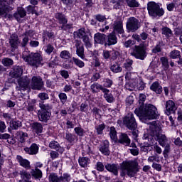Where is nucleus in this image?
Here are the masks:
<instances>
[{"label":"nucleus","mask_w":182,"mask_h":182,"mask_svg":"<svg viewBox=\"0 0 182 182\" xmlns=\"http://www.w3.org/2000/svg\"><path fill=\"white\" fill-rule=\"evenodd\" d=\"M38 97L42 102H45V100H49V95L46 92H41L38 95Z\"/></svg>","instance_id":"e2e57ef3"},{"label":"nucleus","mask_w":182,"mask_h":182,"mask_svg":"<svg viewBox=\"0 0 182 182\" xmlns=\"http://www.w3.org/2000/svg\"><path fill=\"white\" fill-rule=\"evenodd\" d=\"M152 139L156 140L159 144L162 147L168 144V139L166 135L161 134V127L157 125H152L151 127V134Z\"/></svg>","instance_id":"39448f33"},{"label":"nucleus","mask_w":182,"mask_h":182,"mask_svg":"<svg viewBox=\"0 0 182 182\" xmlns=\"http://www.w3.org/2000/svg\"><path fill=\"white\" fill-rule=\"evenodd\" d=\"M118 143L124 144V146H130L131 140L129 138V135L124 133H121L117 140Z\"/></svg>","instance_id":"aec40b11"},{"label":"nucleus","mask_w":182,"mask_h":182,"mask_svg":"<svg viewBox=\"0 0 182 182\" xmlns=\"http://www.w3.org/2000/svg\"><path fill=\"white\" fill-rule=\"evenodd\" d=\"M50 149H53L54 150H56L58 151V153H63L65 151V149L63 147L60 146V144H58L56 141H52L49 144Z\"/></svg>","instance_id":"c85d7f7f"},{"label":"nucleus","mask_w":182,"mask_h":182,"mask_svg":"<svg viewBox=\"0 0 182 182\" xmlns=\"http://www.w3.org/2000/svg\"><path fill=\"white\" fill-rule=\"evenodd\" d=\"M33 31L29 30L23 33L22 41L21 43V40L19 37L16 34H12L9 38V43L10 46L11 52H15L16 49H18V46L21 45V48H26V46L29 43V38H33Z\"/></svg>","instance_id":"f257e3e1"},{"label":"nucleus","mask_w":182,"mask_h":182,"mask_svg":"<svg viewBox=\"0 0 182 182\" xmlns=\"http://www.w3.org/2000/svg\"><path fill=\"white\" fill-rule=\"evenodd\" d=\"M75 48H76V53L80 59L85 60L86 56L85 55V47L83 44L80 41H77L75 43Z\"/></svg>","instance_id":"dca6fc26"},{"label":"nucleus","mask_w":182,"mask_h":182,"mask_svg":"<svg viewBox=\"0 0 182 182\" xmlns=\"http://www.w3.org/2000/svg\"><path fill=\"white\" fill-rule=\"evenodd\" d=\"M73 61L77 66L78 68H85V63L80 60L79 58H76L75 57H73Z\"/></svg>","instance_id":"5fc2aeb1"},{"label":"nucleus","mask_w":182,"mask_h":182,"mask_svg":"<svg viewBox=\"0 0 182 182\" xmlns=\"http://www.w3.org/2000/svg\"><path fill=\"white\" fill-rule=\"evenodd\" d=\"M123 123L129 130H135L137 129V122H136V118H134V114L129 112L123 118Z\"/></svg>","instance_id":"6e6552de"},{"label":"nucleus","mask_w":182,"mask_h":182,"mask_svg":"<svg viewBox=\"0 0 182 182\" xmlns=\"http://www.w3.org/2000/svg\"><path fill=\"white\" fill-rule=\"evenodd\" d=\"M20 176L23 180H29L31 178V173L26 171H20Z\"/></svg>","instance_id":"680f3d73"},{"label":"nucleus","mask_w":182,"mask_h":182,"mask_svg":"<svg viewBox=\"0 0 182 182\" xmlns=\"http://www.w3.org/2000/svg\"><path fill=\"white\" fill-rule=\"evenodd\" d=\"M132 65H133V60L127 59L124 63V68H125L128 72H132V70H133V67H132Z\"/></svg>","instance_id":"a18cd8bd"},{"label":"nucleus","mask_w":182,"mask_h":182,"mask_svg":"<svg viewBox=\"0 0 182 182\" xmlns=\"http://www.w3.org/2000/svg\"><path fill=\"white\" fill-rule=\"evenodd\" d=\"M61 181L70 182L72 180L69 173H63L62 176H60Z\"/></svg>","instance_id":"69168bd1"},{"label":"nucleus","mask_w":182,"mask_h":182,"mask_svg":"<svg viewBox=\"0 0 182 182\" xmlns=\"http://www.w3.org/2000/svg\"><path fill=\"white\" fill-rule=\"evenodd\" d=\"M39 107L41 109V112H50L52 107L49 104H45L42 102L39 104Z\"/></svg>","instance_id":"49530a36"},{"label":"nucleus","mask_w":182,"mask_h":182,"mask_svg":"<svg viewBox=\"0 0 182 182\" xmlns=\"http://www.w3.org/2000/svg\"><path fill=\"white\" fill-rule=\"evenodd\" d=\"M17 83L18 86L16 87V90H26V89H28L29 86H31V79L27 76L20 77L17 80Z\"/></svg>","instance_id":"9b49d317"},{"label":"nucleus","mask_w":182,"mask_h":182,"mask_svg":"<svg viewBox=\"0 0 182 182\" xmlns=\"http://www.w3.org/2000/svg\"><path fill=\"white\" fill-rule=\"evenodd\" d=\"M30 126L31 132L36 133V134H41L43 132V126L41 122H33Z\"/></svg>","instance_id":"6ab92c4d"},{"label":"nucleus","mask_w":182,"mask_h":182,"mask_svg":"<svg viewBox=\"0 0 182 182\" xmlns=\"http://www.w3.org/2000/svg\"><path fill=\"white\" fill-rule=\"evenodd\" d=\"M19 137L18 140L20 143H23L26 140V138H28V133L23 132H18Z\"/></svg>","instance_id":"4d7b16f0"},{"label":"nucleus","mask_w":182,"mask_h":182,"mask_svg":"<svg viewBox=\"0 0 182 182\" xmlns=\"http://www.w3.org/2000/svg\"><path fill=\"white\" fill-rule=\"evenodd\" d=\"M105 168L108 171L113 173L114 176H117V174H119V166H117V165L107 164V165H105Z\"/></svg>","instance_id":"2f4dec72"},{"label":"nucleus","mask_w":182,"mask_h":182,"mask_svg":"<svg viewBox=\"0 0 182 182\" xmlns=\"http://www.w3.org/2000/svg\"><path fill=\"white\" fill-rule=\"evenodd\" d=\"M94 41L95 43H100V45H105L106 42V35L100 33H97L94 36Z\"/></svg>","instance_id":"393cba45"},{"label":"nucleus","mask_w":182,"mask_h":182,"mask_svg":"<svg viewBox=\"0 0 182 182\" xmlns=\"http://www.w3.org/2000/svg\"><path fill=\"white\" fill-rule=\"evenodd\" d=\"M16 160L19 162V164L20 166H21V167H23L27 170H29V168H31V162H29L28 159H24L23 158H22V156L18 155L16 156Z\"/></svg>","instance_id":"bb28decb"},{"label":"nucleus","mask_w":182,"mask_h":182,"mask_svg":"<svg viewBox=\"0 0 182 182\" xmlns=\"http://www.w3.org/2000/svg\"><path fill=\"white\" fill-rule=\"evenodd\" d=\"M54 50L55 47H53V46H52L51 44H48L45 47V52L47 55H50V53H52V52H53Z\"/></svg>","instance_id":"0e129e2a"},{"label":"nucleus","mask_w":182,"mask_h":182,"mask_svg":"<svg viewBox=\"0 0 182 182\" xmlns=\"http://www.w3.org/2000/svg\"><path fill=\"white\" fill-rule=\"evenodd\" d=\"M12 77L18 79L23 75V69L21 66H14L13 70L11 72Z\"/></svg>","instance_id":"412c9836"},{"label":"nucleus","mask_w":182,"mask_h":182,"mask_svg":"<svg viewBox=\"0 0 182 182\" xmlns=\"http://www.w3.org/2000/svg\"><path fill=\"white\" fill-rule=\"evenodd\" d=\"M10 124L14 130H18V127H22V122L21 121H11Z\"/></svg>","instance_id":"6e6d98bb"},{"label":"nucleus","mask_w":182,"mask_h":182,"mask_svg":"<svg viewBox=\"0 0 182 182\" xmlns=\"http://www.w3.org/2000/svg\"><path fill=\"white\" fill-rule=\"evenodd\" d=\"M104 98L108 103H113L114 102V97L113 94H110V90L107 89V92H103Z\"/></svg>","instance_id":"f704fd0d"},{"label":"nucleus","mask_w":182,"mask_h":182,"mask_svg":"<svg viewBox=\"0 0 182 182\" xmlns=\"http://www.w3.org/2000/svg\"><path fill=\"white\" fill-rule=\"evenodd\" d=\"M26 16V10L23 8H18L17 11L14 14V17L18 22H21V18Z\"/></svg>","instance_id":"b1692460"},{"label":"nucleus","mask_w":182,"mask_h":182,"mask_svg":"<svg viewBox=\"0 0 182 182\" xmlns=\"http://www.w3.org/2000/svg\"><path fill=\"white\" fill-rule=\"evenodd\" d=\"M109 136L113 141L117 142V132H116V128H114V127H110Z\"/></svg>","instance_id":"ea45409f"},{"label":"nucleus","mask_w":182,"mask_h":182,"mask_svg":"<svg viewBox=\"0 0 182 182\" xmlns=\"http://www.w3.org/2000/svg\"><path fill=\"white\" fill-rule=\"evenodd\" d=\"M152 147H153L154 151H155V153H157V154H161V153H163V150L161 149V147H160L159 144H157V142H156V141H154V143L153 144Z\"/></svg>","instance_id":"13d9d810"},{"label":"nucleus","mask_w":182,"mask_h":182,"mask_svg":"<svg viewBox=\"0 0 182 182\" xmlns=\"http://www.w3.org/2000/svg\"><path fill=\"white\" fill-rule=\"evenodd\" d=\"M147 11L151 18H161L164 15V9L160 6L159 3L149 1L147 4Z\"/></svg>","instance_id":"423d86ee"},{"label":"nucleus","mask_w":182,"mask_h":182,"mask_svg":"<svg viewBox=\"0 0 182 182\" xmlns=\"http://www.w3.org/2000/svg\"><path fill=\"white\" fill-rule=\"evenodd\" d=\"M24 151H26L27 154L34 156L39 153V146H38V144L33 143L31 145L30 147L24 148Z\"/></svg>","instance_id":"a211bd4d"},{"label":"nucleus","mask_w":182,"mask_h":182,"mask_svg":"<svg viewBox=\"0 0 182 182\" xmlns=\"http://www.w3.org/2000/svg\"><path fill=\"white\" fill-rule=\"evenodd\" d=\"M151 90H153V92H156L158 95H160L161 92H163V87L161 85H160V83L159 82H154L152 83V85L150 87Z\"/></svg>","instance_id":"72a5a7b5"},{"label":"nucleus","mask_w":182,"mask_h":182,"mask_svg":"<svg viewBox=\"0 0 182 182\" xmlns=\"http://www.w3.org/2000/svg\"><path fill=\"white\" fill-rule=\"evenodd\" d=\"M132 75L133 74H132V73H127L125 75V79L127 80H130V82H134V83L132 84V87H136L137 86V80L134 79Z\"/></svg>","instance_id":"a19ab883"},{"label":"nucleus","mask_w":182,"mask_h":182,"mask_svg":"<svg viewBox=\"0 0 182 182\" xmlns=\"http://www.w3.org/2000/svg\"><path fill=\"white\" fill-rule=\"evenodd\" d=\"M74 36H77V38H80L81 39H82L85 36H87V35H86V29L85 28H82L77 31L74 32Z\"/></svg>","instance_id":"58836bf2"},{"label":"nucleus","mask_w":182,"mask_h":182,"mask_svg":"<svg viewBox=\"0 0 182 182\" xmlns=\"http://www.w3.org/2000/svg\"><path fill=\"white\" fill-rule=\"evenodd\" d=\"M127 4L129 8H139L140 5L136 0H127Z\"/></svg>","instance_id":"864d4df0"},{"label":"nucleus","mask_w":182,"mask_h":182,"mask_svg":"<svg viewBox=\"0 0 182 182\" xmlns=\"http://www.w3.org/2000/svg\"><path fill=\"white\" fill-rule=\"evenodd\" d=\"M78 162L81 167H87L90 164V159L87 157H80Z\"/></svg>","instance_id":"c9c22d12"},{"label":"nucleus","mask_w":182,"mask_h":182,"mask_svg":"<svg viewBox=\"0 0 182 182\" xmlns=\"http://www.w3.org/2000/svg\"><path fill=\"white\" fill-rule=\"evenodd\" d=\"M61 29L63 31H69L70 29H73V23H64L61 26Z\"/></svg>","instance_id":"338daca9"},{"label":"nucleus","mask_w":182,"mask_h":182,"mask_svg":"<svg viewBox=\"0 0 182 182\" xmlns=\"http://www.w3.org/2000/svg\"><path fill=\"white\" fill-rule=\"evenodd\" d=\"M64 139H65L68 143H75V141L76 140V135L67 131Z\"/></svg>","instance_id":"e433bc0d"},{"label":"nucleus","mask_w":182,"mask_h":182,"mask_svg":"<svg viewBox=\"0 0 182 182\" xmlns=\"http://www.w3.org/2000/svg\"><path fill=\"white\" fill-rule=\"evenodd\" d=\"M31 174L34 178H42V171L39 168H35V169H32L31 171Z\"/></svg>","instance_id":"4c0bfd02"},{"label":"nucleus","mask_w":182,"mask_h":182,"mask_svg":"<svg viewBox=\"0 0 182 182\" xmlns=\"http://www.w3.org/2000/svg\"><path fill=\"white\" fill-rule=\"evenodd\" d=\"M104 59H109L110 60H116L120 56V52L116 50H105L102 52Z\"/></svg>","instance_id":"ddd939ff"},{"label":"nucleus","mask_w":182,"mask_h":182,"mask_svg":"<svg viewBox=\"0 0 182 182\" xmlns=\"http://www.w3.org/2000/svg\"><path fill=\"white\" fill-rule=\"evenodd\" d=\"M50 182H60V176L58 177L57 173H52L49 175Z\"/></svg>","instance_id":"3c124183"},{"label":"nucleus","mask_w":182,"mask_h":182,"mask_svg":"<svg viewBox=\"0 0 182 182\" xmlns=\"http://www.w3.org/2000/svg\"><path fill=\"white\" fill-rule=\"evenodd\" d=\"M90 89L93 93H99L100 90L102 91V93L103 92H108L107 88H105V87H103V85L97 82H95L92 85H91Z\"/></svg>","instance_id":"4be33fe9"},{"label":"nucleus","mask_w":182,"mask_h":182,"mask_svg":"<svg viewBox=\"0 0 182 182\" xmlns=\"http://www.w3.org/2000/svg\"><path fill=\"white\" fill-rule=\"evenodd\" d=\"M13 9L11 6L3 4V1L0 0V16H8V14Z\"/></svg>","instance_id":"f3484780"},{"label":"nucleus","mask_w":182,"mask_h":182,"mask_svg":"<svg viewBox=\"0 0 182 182\" xmlns=\"http://www.w3.org/2000/svg\"><path fill=\"white\" fill-rule=\"evenodd\" d=\"M134 113L141 120H154V119H157V108L151 104H146L144 106L141 105L135 109Z\"/></svg>","instance_id":"f03ea898"},{"label":"nucleus","mask_w":182,"mask_h":182,"mask_svg":"<svg viewBox=\"0 0 182 182\" xmlns=\"http://www.w3.org/2000/svg\"><path fill=\"white\" fill-rule=\"evenodd\" d=\"M169 58L171 59H178L181 58V53L178 50H173L170 52Z\"/></svg>","instance_id":"79ce46f5"},{"label":"nucleus","mask_w":182,"mask_h":182,"mask_svg":"<svg viewBox=\"0 0 182 182\" xmlns=\"http://www.w3.org/2000/svg\"><path fill=\"white\" fill-rule=\"evenodd\" d=\"M50 116H52V113L50 111H38V117L40 122H43L44 123H47L48 120L50 119Z\"/></svg>","instance_id":"2eb2a0df"},{"label":"nucleus","mask_w":182,"mask_h":182,"mask_svg":"<svg viewBox=\"0 0 182 182\" xmlns=\"http://www.w3.org/2000/svg\"><path fill=\"white\" fill-rule=\"evenodd\" d=\"M143 139L146 140L144 146H141V151H144V153H149V149L153 146L154 143V139L153 136H149V134H144L143 136Z\"/></svg>","instance_id":"f8f14e48"},{"label":"nucleus","mask_w":182,"mask_h":182,"mask_svg":"<svg viewBox=\"0 0 182 182\" xmlns=\"http://www.w3.org/2000/svg\"><path fill=\"white\" fill-rule=\"evenodd\" d=\"M162 35H165L166 38H171L173 36V31L168 27H164L161 29Z\"/></svg>","instance_id":"c03bdc74"},{"label":"nucleus","mask_w":182,"mask_h":182,"mask_svg":"<svg viewBox=\"0 0 182 182\" xmlns=\"http://www.w3.org/2000/svg\"><path fill=\"white\" fill-rule=\"evenodd\" d=\"M63 68L64 69H72L73 68V61L68 60L63 63Z\"/></svg>","instance_id":"052dcab7"},{"label":"nucleus","mask_w":182,"mask_h":182,"mask_svg":"<svg viewBox=\"0 0 182 182\" xmlns=\"http://www.w3.org/2000/svg\"><path fill=\"white\" fill-rule=\"evenodd\" d=\"M109 69L114 73H120V72L123 70V68H122V66H120V64L117 62L112 63L109 66Z\"/></svg>","instance_id":"473e14b6"},{"label":"nucleus","mask_w":182,"mask_h":182,"mask_svg":"<svg viewBox=\"0 0 182 182\" xmlns=\"http://www.w3.org/2000/svg\"><path fill=\"white\" fill-rule=\"evenodd\" d=\"M126 26L128 32H136L140 28V22L137 18L130 17L127 19Z\"/></svg>","instance_id":"1a4fd4ad"},{"label":"nucleus","mask_w":182,"mask_h":182,"mask_svg":"<svg viewBox=\"0 0 182 182\" xmlns=\"http://www.w3.org/2000/svg\"><path fill=\"white\" fill-rule=\"evenodd\" d=\"M160 60L164 70H167V69L170 68V65H168V59L166 57H161Z\"/></svg>","instance_id":"09e8293b"},{"label":"nucleus","mask_w":182,"mask_h":182,"mask_svg":"<svg viewBox=\"0 0 182 182\" xmlns=\"http://www.w3.org/2000/svg\"><path fill=\"white\" fill-rule=\"evenodd\" d=\"M30 87L33 90H42L43 87V80L39 76H33L31 81H30Z\"/></svg>","instance_id":"9d476101"},{"label":"nucleus","mask_w":182,"mask_h":182,"mask_svg":"<svg viewBox=\"0 0 182 182\" xmlns=\"http://www.w3.org/2000/svg\"><path fill=\"white\" fill-rule=\"evenodd\" d=\"M149 38V34L145 32L141 33L140 35L134 33L132 35V38L135 39L137 42H141V41H146Z\"/></svg>","instance_id":"7c9ffc66"},{"label":"nucleus","mask_w":182,"mask_h":182,"mask_svg":"<svg viewBox=\"0 0 182 182\" xmlns=\"http://www.w3.org/2000/svg\"><path fill=\"white\" fill-rule=\"evenodd\" d=\"M74 132L77 136L80 137H83L85 135V129L80 127H77L74 129Z\"/></svg>","instance_id":"603ef678"},{"label":"nucleus","mask_w":182,"mask_h":182,"mask_svg":"<svg viewBox=\"0 0 182 182\" xmlns=\"http://www.w3.org/2000/svg\"><path fill=\"white\" fill-rule=\"evenodd\" d=\"M100 151L105 156H109L110 151L109 150V141H104L103 143L100 146Z\"/></svg>","instance_id":"a878e982"},{"label":"nucleus","mask_w":182,"mask_h":182,"mask_svg":"<svg viewBox=\"0 0 182 182\" xmlns=\"http://www.w3.org/2000/svg\"><path fill=\"white\" fill-rule=\"evenodd\" d=\"M22 58L28 63V65H29V66H32L33 68H39V66L43 65L42 63L43 58L42 57V55L38 53H31L27 55H25V53H23Z\"/></svg>","instance_id":"20e7f679"},{"label":"nucleus","mask_w":182,"mask_h":182,"mask_svg":"<svg viewBox=\"0 0 182 182\" xmlns=\"http://www.w3.org/2000/svg\"><path fill=\"white\" fill-rule=\"evenodd\" d=\"M113 85V80L107 78L104 81L103 87L106 89V87H112V85Z\"/></svg>","instance_id":"774afa93"},{"label":"nucleus","mask_w":182,"mask_h":182,"mask_svg":"<svg viewBox=\"0 0 182 182\" xmlns=\"http://www.w3.org/2000/svg\"><path fill=\"white\" fill-rule=\"evenodd\" d=\"M117 43V37L115 33H111L107 36V45L112 46V45H116Z\"/></svg>","instance_id":"c756f323"},{"label":"nucleus","mask_w":182,"mask_h":182,"mask_svg":"<svg viewBox=\"0 0 182 182\" xmlns=\"http://www.w3.org/2000/svg\"><path fill=\"white\" fill-rule=\"evenodd\" d=\"M60 58H61V59H65V60H68V59H70V58H72V54H70V52L66 50H64L60 52Z\"/></svg>","instance_id":"37998d69"},{"label":"nucleus","mask_w":182,"mask_h":182,"mask_svg":"<svg viewBox=\"0 0 182 182\" xmlns=\"http://www.w3.org/2000/svg\"><path fill=\"white\" fill-rule=\"evenodd\" d=\"M1 63L5 67L12 66V65H14V60H12V58H4L1 60Z\"/></svg>","instance_id":"de8ad7c7"},{"label":"nucleus","mask_w":182,"mask_h":182,"mask_svg":"<svg viewBox=\"0 0 182 182\" xmlns=\"http://www.w3.org/2000/svg\"><path fill=\"white\" fill-rule=\"evenodd\" d=\"M82 41L84 42V45L87 49L92 48V40L89 38L88 36H85V37H83Z\"/></svg>","instance_id":"8fccbe9b"},{"label":"nucleus","mask_w":182,"mask_h":182,"mask_svg":"<svg viewBox=\"0 0 182 182\" xmlns=\"http://www.w3.org/2000/svg\"><path fill=\"white\" fill-rule=\"evenodd\" d=\"M147 46H149V42H144L139 46H135L132 56H134L136 59H140L144 60L147 56Z\"/></svg>","instance_id":"0eeeda50"},{"label":"nucleus","mask_w":182,"mask_h":182,"mask_svg":"<svg viewBox=\"0 0 182 182\" xmlns=\"http://www.w3.org/2000/svg\"><path fill=\"white\" fill-rule=\"evenodd\" d=\"M122 177L124 176H128V177H136L137 173L140 171V168L139 166V163L134 161H129L123 164L122 166Z\"/></svg>","instance_id":"7ed1b4c3"},{"label":"nucleus","mask_w":182,"mask_h":182,"mask_svg":"<svg viewBox=\"0 0 182 182\" xmlns=\"http://www.w3.org/2000/svg\"><path fill=\"white\" fill-rule=\"evenodd\" d=\"M106 128V125L102 123L100 125L95 126V130H97V134H103V130Z\"/></svg>","instance_id":"bf43d9fd"},{"label":"nucleus","mask_w":182,"mask_h":182,"mask_svg":"<svg viewBox=\"0 0 182 182\" xmlns=\"http://www.w3.org/2000/svg\"><path fill=\"white\" fill-rule=\"evenodd\" d=\"M114 32L123 35L124 33V29H123V22L114 21L113 24Z\"/></svg>","instance_id":"5701e85b"},{"label":"nucleus","mask_w":182,"mask_h":182,"mask_svg":"<svg viewBox=\"0 0 182 182\" xmlns=\"http://www.w3.org/2000/svg\"><path fill=\"white\" fill-rule=\"evenodd\" d=\"M165 113L167 116H170L171 113H174V112L177 110V106H176V103H174L173 100L167 101L165 105Z\"/></svg>","instance_id":"4468645a"},{"label":"nucleus","mask_w":182,"mask_h":182,"mask_svg":"<svg viewBox=\"0 0 182 182\" xmlns=\"http://www.w3.org/2000/svg\"><path fill=\"white\" fill-rule=\"evenodd\" d=\"M55 18L57 19L60 25H65V23H68V17L62 13H56Z\"/></svg>","instance_id":"cd10ccee"}]
</instances>
